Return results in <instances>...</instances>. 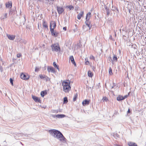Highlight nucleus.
I'll return each instance as SVG.
<instances>
[{
  "mask_svg": "<svg viewBox=\"0 0 146 146\" xmlns=\"http://www.w3.org/2000/svg\"><path fill=\"white\" fill-rule=\"evenodd\" d=\"M20 77L22 79L27 80L29 79L30 76L27 74H25L23 73H22Z\"/></svg>",
  "mask_w": 146,
  "mask_h": 146,
  "instance_id": "nucleus-4",
  "label": "nucleus"
},
{
  "mask_svg": "<svg viewBox=\"0 0 146 146\" xmlns=\"http://www.w3.org/2000/svg\"><path fill=\"white\" fill-rule=\"evenodd\" d=\"M84 13V12L83 11H81L77 15L78 19L79 20H80L83 16Z\"/></svg>",
  "mask_w": 146,
  "mask_h": 146,
  "instance_id": "nucleus-12",
  "label": "nucleus"
},
{
  "mask_svg": "<svg viewBox=\"0 0 146 146\" xmlns=\"http://www.w3.org/2000/svg\"><path fill=\"white\" fill-rule=\"evenodd\" d=\"M102 100L104 102H107L108 101V98L106 96L102 98Z\"/></svg>",
  "mask_w": 146,
  "mask_h": 146,
  "instance_id": "nucleus-24",
  "label": "nucleus"
},
{
  "mask_svg": "<svg viewBox=\"0 0 146 146\" xmlns=\"http://www.w3.org/2000/svg\"><path fill=\"white\" fill-rule=\"evenodd\" d=\"M78 97V94H75L73 100L74 101H75L77 99Z\"/></svg>",
  "mask_w": 146,
  "mask_h": 146,
  "instance_id": "nucleus-28",
  "label": "nucleus"
},
{
  "mask_svg": "<svg viewBox=\"0 0 146 146\" xmlns=\"http://www.w3.org/2000/svg\"><path fill=\"white\" fill-rule=\"evenodd\" d=\"M13 80L11 78H10V82L12 86H13Z\"/></svg>",
  "mask_w": 146,
  "mask_h": 146,
  "instance_id": "nucleus-32",
  "label": "nucleus"
},
{
  "mask_svg": "<svg viewBox=\"0 0 146 146\" xmlns=\"http://www.w3.org/2000/svg\"><path fill=\"white\" fill-rule=\"evenodd\" d=\"M51 47L52 48V50L56 52L60 51V48L59 44H53Z\"/></svg>",
  "mask_w": 146,
  "mask_h": 146,
  "instance_id": "nucleus-3",
  "label": "nucleus"
},
{
  "mask_svg": "<svg viewBox=\"0 0 146 146\" xmlns=\"http://www.w3.org/2000/svg\"><path fill=\"white\" fill-rule=\"evenodd\" d=\"M113 60L115 61V62H117V57L116 55H114L113 56Z\"/></svg>",
  "mask_w": 146,
  "mask_h": 146,
  "instance_id": "nucleus-31",
  "label": "nucleus"
},
{
  "mask_svg": "<svg viewBox=\"0 0 146 146\" xmlns=\"http://www.w3.org/2000/svg\"><path fill=\"white\" fill-rule=\"evenodd\" d=\"M68 7L70 10H73L74 9V7L72 5H70Z\"/></svg>",
  "mask_w": 146,
  "mask_h": 146,
  "instance_id": "nucleus-33",
  "label": "nucleus"
},
{
  "mask_svg": "<svg viewBox=\"0 0 146 146\" xmlns=\"http://www.w3.org/2000/svg\"><path fill=\"white\" fill-rule=\"evenodd\" d=\"M70 81L69 80H64L62 83L63 91L65 93H68L71 90Z\"/></svg>",
  "mask_w": 146,
  "mask_h": 146,
  "instance_id": "nucleus-2",
  "label": "nucleus"
},
{
  "mask_svg": "<svg viewBox=\"0 0 146 146\" xmlns=\"http://www.w3.org/2000/svg\"><path fill=\"white\" fill-rule=\"evenodd\" d=\"M53 65L54 67L56 68L57 69H58L59 71L60 69L59 68V66L58 65L56 64L55 62H53Z\"/></svg>",
  "mask_w": 146,
  "mask_h": 146,
  "instance_id": "nucleus-23",
  "label": "nucleus"
},
{
  "mask_svg": "<svg viewBox=\"0 0 146 146\" xmlns=\"http://www.w3.org/2000/svg\"><path fill=\"white\" fill-rule=\"evenodd\" d=\"M42 25L43 27L46 29H48V26L47 22L44 21L42 22Z\"/></svg>",
  "mask_w": 146,
  "mask_h": 146,
  "instance_id": "nucleus-16",
  "label": "nucleus"
},
{
  "mask_svg": "<svg viewBox=\"0 0 146 146\" xmlns=\"http://www.w3.org/2000/svg\"><path fill=\"white\" fill-rule=\"evenodd\" d=\"M68 102V98L67 97H65L64 98L63 103L65 104Z\"/></svg>",
  "mask_w": 146,
  "mask_h": 146,
  "instance_id": "nucleus-27",
  "label": "nucleus"
},
{
  "mask_svg": "<svg viewBox=\"0 0 146 146\" xmlns=\"http://www.w3.org/2000/svg\"><path fill=\"white\" fill-rule=\"evenodd\" d=\"M90 58L91 59L95 60V57L93 55H91L90 56Z\"/></svg>",
  "mask_w": 146,
  "mask_h": 146,
  "instance_id": "nucleus-37",
  "label": "nucleus"
},
{
  "mask_svg": "<svg viewBox=\"0 0 146 146\" xmlns=\"http://www.w3.org/2000/svg\"><path fill=\"white\" fill-rule=\"evenodd\" d=\"M123 145L122 144L121 145L116 144L115 146H122Z\"/></svg>",
  "mask_w": 146,
  "mask_h": 146,
  "instance_id": "nucleus-41",
  "label": "nucleus"
},
{
  "mask_svg": "<svg viewBox=\"0 0 146 146\" xmlns=\"http://www.w3.org/2000/svg\"><path fill=\"white\" fill-rule=\"evenodd\" d=\"M129 95V94H128V95H125L124 97H123V98H124V99H125V98H127L128 97Z\"/></svg>",
  "mask_w": 146,
  "mask_h": 146,
  "instance_id": "nucleus-39",
  "label": "nucleus"
},
{
  "mask_svg": "<svg viewBox=\"0 0 146 146\" xmlns=\"http://www.w3.org/2000/svg\"><path fill=\"white\" fill-rule=\"evenodd\" d=\"M50 29V31L51 32L52 35L54 37H57L58 34V33L53 29Z\"/></svg>",
  "mask_w": 146,
  "mask_h": 146,
  "instance_id": "nucleus-5",
  "label": "nucleus"
},
{
  "mask_svg": "<svg viewBox=\"0 0 146 146\" xmlns=\"http://www.w3.org/2000/svg\"><path fill=\"white\" fill-rule=\"evenodd\" d=\"M47 94V92L46 91H44L41 92L40 95L41 96L43 97L44 96Z\"/></svg>",
  "mask_w": 146,
  "mask_h": 146,
  "instance_id": "nucleus-22",
  "label": "nucleus"
},
{
  "mask_svg": "<svg viewBox=\"0 0 146 146\" xmlns=\"http://www.w3.org/2000/svg\"><path fill=\"white\" fill-rule=\"evenodd\" d=\"M69 59L71 60L72 63L74 64V66H76V64L74 62V60L73 56H70V57Z\"/></svg>",
  "mask_w": 146,
  "mask_h": 146,
  "instance_id": "nucleus-18",
  "label": "nucleus"
},
{
  "mask_svg": "<svg viewBox=\"0 0 146 146\" xmlns=\"http://www.w3.org/2000/svg\"><path fill=\"white\" fill-rule=\"evenodd\" d=\"M131 112L130 111V109H129L127 112V114H128V113H130Z\"/></svg>",
  "mask_w": 146,
  "mask_h": 146,
  "instance_id": "nucleus-40",
  "label": "nucleus"
},
{
  "mask_svg": "<svg viewBox=\"0 0 146 146\" xmlns=\"http://www.w3.org/2000/svg\"><path fill=\"white\" fill-rule=\"evenodd\" d=\"M56 27V23L54 21H52L50 23V28L54 29Z\"/></svg>",
  "mask_w": 146,
  "mask_h": 146,
  "instance_id": "nucleus-6",
  "label": "nucleus"
},
{
  "mask_svg": "<svg viewBox=\"0 0 146 146\" xmlns=\"http://www.w3.org/2000/svg\"><path fill=\"white\" fill-rule=\"evenodd\" d=\"M57 8L58 13L59 14H62L64 11V9L62 7H57Z\"/></svg>",
  "mask_w": 146,
  "mask_h": 146,
  "instance_id": "nucleus-7",
  "label": "nucleus"
},
{
  "mask_svg": "<svg viewBox=\"0 0 146 146\" xmlns=\"http://www.w3.org/2000/svg\"><path fill=\"white\" fill-rule=\"evenodd\" d=\"M47 70L49 72H51L53 73H55V69L52 67L48 66L47 67Z\"/></svg>",
  "mask_w": 146,
  "mask_h": 146,
  "instance_id": "nucleus-8",
  "label": "nucleus"
},
{
  "mask_svg": "<svg viewBox=\"0 0 146 146\" xmlns=\"http://www.w3.org/2000/svg\"><path fill=\"white\" fill-rule=\"evenodd\" d=\"M5 6L7 8H11L12 7V3L11 1H8L5 4Z\"/></svg>",
  "mask_w": 146,
  "mask_h": 146,
  "instance_id": "nucleus-9",
  "label": "nucleus"
},
{
  "mask_svg": "<svg viewBox=\"0 0 146 146\" xmlns=\"http://www.w3.org/2000/svg\"><path fill=\"white\" fill-rule=\"evenodd\" d=\"M63 29L64 30L66 31V27H64L63 28Z\"/></svg>",
  "mask_w": 146,
  "mask_h": 146,
  "instance_id": "nucleus-42",
  "label": "nucleus"
},
{
  "mask_svg": "<svg viewBox=\"0 0 146 146\" xmlns=\"http://www.w3.org/2000/svg\"><path fill=\"white\" fill-rule=\"evenodd\" d=\"M40 68L37 67H36L35 68V72H38Z\"/></svg>",
  "mask_w": 146,
  "mask_h": 146,
  "instance_id": "nucleus-36",
  "label": "nucleus"
},
{
  "mask_svg": "<svg viewBox=\"0 0 146 146\" xmlns=\"http://www.w3.org/2000/svg\"><path fill=\"white\" fill-rule=\"evenodd\" d=\"M86 25L88 27L89 30H90L91 28V26H90V23L89 21H86L85 22Z\"/></svg>",
  "mask_w": 146,
  "mask_h": 146,
  "instance_id": "nucleus-17",
  "label": "nucleus"
},
{
  "mask_svg": "<svg viewBox=\"0 0 146 146\" xmlns=\"http://www.w3.org/2000/svg\"><path fill=\"white\" fill-rule=\"evenodd\" d=\"M32 98L35 102H40V100L38 97L34 96H32Z\"/></svg>",
  "mask_w": 146,
  "mask_h": 146,
  "instance_id": "nucleus-11",
  "label": "nucleus"
},
{
  "mask_svg": "<svg viewBox=\"0 0 146 146\" xmlns=\"http://www.w3.org/2000/svg\"><path fill=\"white\" fill-rule=\"evenodd\" d=\"M7 36L9 39L11 40L14 39L15 36V35H7Z\"/></svg>",
  "mask_w": 146,
  "mask_h": 146,
  "instance_id": "nucleus-14",
  "label": "nucleus"
},
{
  "mask_svg": "<svg viewBox=\"0 0 146 146\" xmlns=\"http://www.w3.org/2000/svg\"><path fill=\"white\" fill-rule=\"evenodd\" d=\"M83 28L85 31H88L89 30L88 27L86 25H84L83 26Z\"/></svg>",
  "mask_w": 146,
  "mask_h": 146,
  "instance_id": "nucleus-25",
  "label": "nucleus"
},
{
  "mask_svg": "<svg viewBox=\"0 0 146 146\" xmlns=\"http://www.w3.org/2000/svg\"><path fill=\"white\" fill-rule=\"evenodd\" d=\"M75 25L76 27V28L75 29H74L73 31L74 32H76L78 31V28L77 27V25Z\"/></svg>",
  "mask_w": 146,
  "mask_h": 146,
  "instance_id": "nucleus-34",
  "label": "nucleus"
},
{
  "mask_svg": "<svg viewBox=\"0 0 146 146\" xmlns=\"http://www.w3.org/2000/svg\"><path fill=\"white\" fill-rule=\"evenodd\" d=\"M85 64L86 65H88L90 64V62L88 60H86L85 62Z\"/></svg>",
  "mask_w": 146,
  "mask_h": 146,
  "instance_id": "nucleus-35",
  "label": "nucleus"
},
{
  "mask_svg": "<svg viewBox=\"0 0 146 146\" xmlns=\"http://www.w3.org/2000/svg\"><path fill=\"white\" fill-rule=\"evenodd\" d=\"M90 102V100H85L82 102V104L83 106H85L86 105H88Z\"/></svg>",
  "mask_w": 146,
  "mask_h": 146,
  "instance_id": "nucleus-10",
  "label": "nucleus"
},
{
  "mask_svg": "<svg viewBox=\"0 0 146 146\" xmlns=\"http://www.w3.org/2000/svg\"><path fill=\"white\" fill-rule=\"evenodd\" d=\"M88 76L91 78L94 75L93 73L90 70L88 71Z\"/></svg>",
  "mask_w": 146,
  "mask_h": 146,
  "instance_id": "nucleus-20",
  "label": "nucleus"
},
{
  "mask_svg": "<svg viewBox=\"0 0 146 146\" xmlns=\"http://www.w3.org/2000/svg\"><path fill=\"white\" fill-rule=\"evenodd\" d=\"M65 115L63 114L58 115H56V117L58 118H62L65 117Z\"/></svg>",
  "mask_w": 146,
  "mask_h": 146,
  "instance_id": "nucleus-26",
  "label": "nucleus"
},
{
  "mask_svg": "<svg viewBox=\"0 0 146 146\" xmlns=\"http://www.w3.org/2000/svg\"><path fill=\"white\" fill-rule=\"evenodd\" d=\"M124 99V98H123V97L122 96L119 95L117 98V100L118 101H121L123 100Z\"/></svg>",
  "mask_w": 146,
  "mask_h": 146,
  "instance_id": "nucleus-21",
  "label": "nucleus"
},
{
  "mask_svg": "<svg viewBox=\"0 0 146 146\" xmlns=\"http://www.w3.org/2000/svg\"><path fill=\"white\" fill-rule=\"evenodd\" d=\"M109 72L110 75H113L112 69L110 67L109 69Z\"/></svg>",
  "mask_w": 146,
  "mask_h": 146,
  "instance_id": "nucleus-30",
  "label": "nucleus"
},
{
  "mask_svg": "<svg viewBox=\"0 0 146 146\" xmlns=\"http://www.w3.org/2000/svg\"><path fill=\"white\" fill-rule=\"evenodd\" d=\"M85 60H86V58H85Z\"/></svg>",
  "mask_w": 146,
  "mask_h": 146,
  "instance_id": "nucleus-45",
  "label": "nucleus"
},
{
  "mask_svg": "<svg viewBox=\"0 0 146 146\" xmlns=\"http://www.w3.org/2000/svg\"><path fill=\"white\" fill-rule=\"evenodd\" d=\"M127 144L129 146H137L135 143L132 142H128Z\"/></svg>",
  "mask_w": 146,
  "mask_h": 146,
  "instance_id": "nucleus-15",
  "label": "nucleus"
},
{
  "mask_svg": "<svg viewBox=\"0 0 146 146\" xmlns=\"http://www.w3.org/2000/svg\"><path fill=\"white\" fill-rule=\"evenodd\" d=\"M7 13L3 14L1 17V20L6 19L7 16Z\"/></svg>",
  "mask_w": 146,
  "mask_h": 146,
  "instance_id": "nucleus-19",
  "label": "nucleus"
},
{
  "mask_svg": "<svg viewBox=\"0 0 146 146\" xmlns=\"http://www.w3.org/2000/svg\"><path fill=\"white\" fill-rule=\"evenodd\" d=\"M49 132L53 135L55 138L58 139L60 141L63 142H66V139L63 135L59 131L56 130H50Z\"/></svg>",
  "mask_w": 146,
  "mask_h": 146,
  "instance_id": "nucleus-1",
  "label": "nucleus"
},
{
  "mask_svg": "<svg viewBox=\"0 0 146 146\" xmlns=\"http://www.w3.org/2000/svg\"><path fill=\"white\" fill-rule=\"evenodd\" d=\"M22 56L21 54V53L17 54V56L18 58H20Z\"/></svg>",
  "mask_w": 146,
  "mask_h": 146,
  "instance_id": "nucleus-38",
  "label": "nucleus"
},
{
  "mask_svg": "<svg viewBox=\"0 0 146 146\" xmlns=\"http://www.w3.org/2000/svg\"><path fill=\"white\" fill-rule=\"evenodd\" d=\"M91 16V13L90 12L88 13L86 15V20L87 21H89Z\"/></svg>",
  "mask_w": 146,
  "mask_h": 146,
  "instance_id": "nucleus-13",
  "label": "nucleus"
},
{
  "mask_svg": "<svg viewBox=\"0 0 146 146\" xmlns=\"http://www.w3.org/2000/svg\"><path fill=\"white\" fill-rule=\"evenodd\" d=\"M2 68L1 66L0 65V69H1V68Z\"/></svg>",
  "mask_w": 146,
  "mask_h": 146,
  "instance_id": "nucleus-44",
  "label": "nucleus"
},
{
  "mask_svg": "<svg viewBox=\"0 0 146 146\" xmlns=\"http://www.w3.org/2000/svg\"><path fill=\"white\" fill-rule=\"evenodd\" d=\"M39 76L40 78L41 79H44L46 77H47L45 75H43L42 74H40L39 75Z\"/></svg>",
  "mask_w": 146,
  "mask_h": 146,
  "instance_id": "nucleus-29",
  "label": "nucleus"
},
{
  "mask_svg": "<svg viewBox=\"0 0 146 146\" xmlns=\"http://www.w3.org/2000/svg\"><path fill=\"white\" fill-rule=\"evenodd\" d=\"M54 0H48V1H54Z\"/></svg>",
  "mask_w": 146,
  "mask_h": 146,
  "instance_id": "nucleus-43",
  "label": "nucleus"
}]
</instances>
